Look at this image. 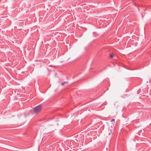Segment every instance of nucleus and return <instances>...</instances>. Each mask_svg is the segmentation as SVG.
<instances>
[{"label": "nucleus", "mask_w": 151, "mask_h": 151, "mask_svg": "<svg viewBox=\"0 0 151 151\" xmlns=\"http://www.w3.org/2000/svg\"><path fill=\"white\" fill-rule=\"evenodd\" d=\"M68 83V82L65 81V82H64L61 83V85L62 86H63V85H64L65 84Z\"/></svg>", "instance_id": "2"}, {"label": "nucleus", "mask_w": 151, "mask_h": 151, "mask_svg": "<svg viewBox=\"0 0 151 151\" xmlns=\"http://www.w3.org/2000/svg\"><path fill=\"white\" fill-rule=\"evenodd\" d=\"M115 121V119H111V122H114Z\"/></svg>", "instance_id": "4"}, {"label": "nucleus", "mask_w": 151, "mask_h": 151, "mask_svg": "<svg viewBox=\"0 0 151 151\" xmlns=\"http://www.w3.org/2000/svg\"><path fill=\"white\" fill-rule=\"evenodd\" d=\"M42 109V106L41 104L35 107L33 109V110L35 113H37L40 112Z\"/></svg>", "instance_id": "1"}, {"label": "nucleus", "mask_w": 151, "mask_h": 151, "mask_svg": "<svg viewBox=\"0 0 151 151\" xmlns=\"http://www.w3.org/2000/svg\"><path fill=\"white\" fill-rule=\"evenodd\" d=\"M114 55V54L112 53V54H110V57L112 58L113 57Z\"/></svg>", "instance_id": "3"}]
</instances>
